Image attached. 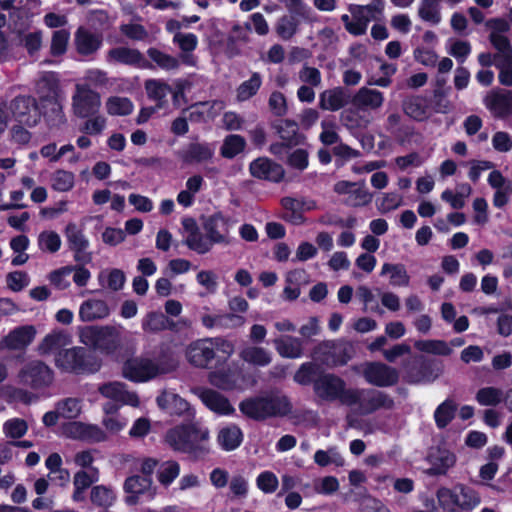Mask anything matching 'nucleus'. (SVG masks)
<instances>
[{"label": "nucleus", "mask_w": 512, "mask_h": 512, "mask_svg": "<svg viewBox=\"0 0 512 512\" xmlns=\"http://www.w3.org/2000/svg\"><path fill=\"white\" fill-rule=\"evenodd\" d=\"M299 21L294 15H283L276 23V33L283 40H290L298 31Z\"/></svg>", "instance_id": "5fc2aeb1"}, {"label": "nucleus", "mask_w": 512, "mask_h": 512, "mask_svg": "<svg viewBox=\"0 0 512 512\" xmlns=\"http://www.w3.org/2000/svg\"><path fill=\"white\" fill-rule=\"evenodd\" d=\"M103 44V37L80 27L75 33L76 50L80 55L88 56L95 53Z\"/></svg>", "instance_id": "393cba45"}, {"label": "nucleus", "mask_w": 512, "mask_h": 512, "mask_svg": "<svg viewBox=\"0 0 512 512\" xmlns=\"http://www.w3.org/2000/svg\"><path fill=\"white\" fill-rule=\"evenodd\" d=\"M23 385L33 390H40L49 387L54 380L53 370L40 360H33L25 364L18 374Z\"/></svg>", "instance_id": "9d476101"}, {"label": "nucleus", "mask_w": 512, "mask_h": 512, "mask_svg": "<svg viewBox=\"0 0 512 512\" xmlns=\"http://www.w3.org/2000/svg\"><path fill=\"white\" fill-rule=\"evenodd\" d=\"M217 441L224 451H233L243 442L242 430L237 425L224 427L219 431Z\"/></svg>", "instance_id": "72a5a7b5"}, {"label": "nucleus", "mask_w": 512, "mask_h": 512, "mask_svg": "<svg viewBox=\"0 0 512 512\" xmlns=\"http://www.w3.org/2000/svg\"><path fill=\"white\" fill-rule=\"evenodd\" d=\"M362 374L366 382L375 387H392L399 382L398 370L378 361L366 362Z\"/></svg>", "instance_id": "f8f14e48"}, {"label": "nucleus", "mask_w": 512, "mask_h": 512, "mask_svg": "<svg viewBox=\"0 0 512 512\" xmlns=\"http://www.w3.org/2000/svg\"><path fill=\"white\" fill-rule=\"evenodd\" d=\"M487 108L497 118H506L512 114V91H493L485 99Z\"/></svg>", "instance_id": "4be33fe9"}, {"label": "nucleus", "mask_w": 512, "mask_h": 512, "mask_svg": "<svg viewBox=\"0 0 512 512\" xmlns=\"http://www.w3.org/2000/svg\"><path fill=\"white\" fill-rule=\"evenodd\" d=\"M315 353H322L323 361L334 366L346 365L351 359L350 348L347 344L322 342L315 348Z\"/></svg>", "instance_id": "412c9836"}, {"label": "nucleus", "mask_w": 512, "mask_h": 512, "mask_svg": "<svg viewBox=\"0 0 512 512\" xmlns=\"http://www.w3.org/2000/svg\"><path fill=\"white\" fill-rule=\"evenodd\" d=\"M42 107V116L45 118L48 126L57 127L66 122L65 114L58 97L53 95H43L40 98Z\"/></svg>", "instance_id": "a878e982"}, {"label": "nucleus", "mask_w": 512, "mask_h": 512, "mask_svg": "<svg viewBox=\"0 0 512 512\" xmlns=\"http://www.w3.org/2000/svg\"><path fill=\"white\" fill-rule=\"evenodd\" d=\"M348 9L352 16V23L347 25V31L353 36L364 35L370 19L360 10L358 4H351Z\"/></svg>", "instance_id": "a19ab883"}, {"label": "nucleus", "mask_w": 512, "mask_h": 512, "mask_svg": "<svg viewBox=\"0 0 512 512\" xmlns=\"http://www.w3.org/2000/svg\"><path fill=\"white\" fill-rule=\"evenodd\" d=\"M489 41L492 46L500 53L503 62L512 64V45L509 39L502 34L491 32L489 35Z\"/></svg>", "instance_id": "4d7b16f0"}, {"label": "nucleus", "mask_w": 512, "mask_h": 512, "mask_svg": "<svg viewBox=\"0 0 512 512\" xmlns=\"http://www.w3.org/2000/svg\"><path fill=\"white\" fill-rule=\"evenodd\" d=\"M402 109L405 115L417 122H424L430 116L428 99L422 95L407 96L402 101Z\"/></svg>", "instance_id": "5701e85b"}, {"label": "nucleus", "mask_w": 512, "mask_h": 512, "mask_svg": "<svg viewBox=\"0 0 512 512\" xmlns=\"http://www.w3.org/2000/svg\"><path fill=\"white\" fill-rule=\"evenodd\" d=\"M100 94L88 87H78L73 96V111L79 118L95 116L100 109Z\"/></svg>", "instance_id": "4468645a"}, {"label": "nucleus", "mask_w": 512, "mask_h": 512, "mask_svg": "<svg viewBox=\"0 0 512 512\" xmlns=\"http://www.w3.org/2000/svg\"><path fill=\"white\" fill-rule=\"evenodd\" d=\"M414 346L419 351L433 355L449 356L452 353L451 347L444 340H418Z\"/></svg>", "instance_id": "09e8293b"}, {"label": "nucleus", "mask_w": 512, "mask_h": 512, "mask_svg": "<svg viewBox=\"0 0 512 512\" xmlns=\"http://www.w3.org/2000/svg\"><path fill=\"white\" fill-rule=\"evenodd\" d=\"M36 328L33 325H22L12 329L0 341V350H25L34 340Z\"/></svg>", "instance_id": "f3484780"}, {"label": "nucleus", "mask_w": 512, "mask_h": 512, "mask_svg": "<svg viewBox=\"0 0 512 512\" xmlns=\"http://www.w3.org/2000/svg\"><path fill=\"white\" fill-rule=\"evenodd\" d=\"M90 500L98 507L108 508L113 505L116 495L111 488L97 485L91 489Z\"/></svg>", "instance_id": "603ef678"}, {"label": "nucleus", "mask_w": 512, "mask_h": 512, "mask_svg": "<svg viewBox=\"0 0 512 512\" xmlns=\"http://www.w3.org/2000/svg\"><path fill=\"white\" fill-rule=\"evenodd\" d=\"M240 412L255 421H264L271 417H285L292 411V404L287 396L250 397L239 403Z\"/></svg>", "instance_id": "f03ea898"}, {"label": "nucleus", "mask_w": 512, "mask_h": 512, "mask_svg": "<svg viewBox=\"0 0 512 512\" xmlns=\"http://www.w3.org/2000/svg\"><path fill=\"white\" fill-rule=\"evenodd\" d=\"M100 392L106 398H109V399H112L115 401L127 402L126 397H133L135 399V402L136 403L138 402L137 395L134 393L131 394V393L125 391L123 389V385L118 382L104 384L100 388Z\"/></svg>", "instance_id": "bf43d9fd"}, {"label": "nucleus", "mask_w": 512, "mask_h": 512, "mask_svg": "<svg viewBox=\"0 0 512 512\" xmlns=\"http://www.w3.org/2000/svg\"><path fill=\"white\" fill-rule=\"evenodd\" d=\"M202 325L207 329L219 327H236L244 323V317L235 313H226L222 315L204 314L201 317Z\"/></svg>", "instance_id": "f704fd0d"}, {"label": "nucleus", "mask_w": 512, "mask_h": 512, "mask_svg": "<svg viewBox=\"0 0 512 512\" xmlns=\"http://www.w3.org/2000/svg\"><path fill=\"white\" fill-rule=\"evenodd\" d=\"M152 479H148L141 475H132L126 478L124 482V491L129 495L126 497V503L135 505L138 503V496L150 489Z\"/></svg>", "instance_id": "7c9ffc66"}, {"label": "nucleus", "mask_w": 512, "mask_h": 512, "mask_svg": "<svg viewBox=\"0 0 512 512\" xmlns=\"http://www.w3.org/2000/svg\"><path fill=\"white\" fill-rule=\"evenodd\" d=\"M106 60L140 69H151L153 67L138 49L129 47L111 48L107 52Z\"/></svg>", "instance_id": "a211bd4d"}, {"label": "nucleus", "mask_w": 512, "mask_h": 512, "mask_svg": "<svg viewBox=\"0 0 512 512\" xmlns=\"http://www.w3.org/2000/svg\"><path fill=\"white\" fill-rule=\"evenodd\" d=\"M274 347L283 358L297 359L303 355V342L293 336H281L273 340Z\"/></svg>", "instance_id": "bb28decb"}, {"label": "nucleus", "mask_w": 512, "mask_h": 512, "mask_svg": "<svg viewBox=\"0 0 512 512\" xmlns=\"http://www.w3.org/2000/svg\"><path fill=\"white\" fill-rule=\"evenodd\" d=\"M198 396L205 407L218 415L231 416L235 413V408L229 399L216 390L202 388Z\"/></svg>", "instance_id": "aec40b11"}, {"label": "nucleus", "mask_w": 512, "mask_h": 512, "mask_svg": "<svg viewBox=\"0 0 512 512\" xmlns=\"http://www.w3.org/2000/svg\"><path fill=\"white\" fill-rule=\"evenodd\" d=\"M322 132L319 140L325 146L336 144L340 141V136L336 132L337 124L334 119H324L321 122Z\"/></svg>", "instance_id": "052dcab7"}, {"label": "nucleus", "mask_w": 512, "mask_h": 512, "mask_svg": "<svg viewBox=\"0 0 512 512\" xmlns=\"http://www.w3.org/2000/svg\"><path fill=\"white\" fill-rule=\"evenodd\" d=\"M145 89L150 99L158 102V107H162V101L166 98L167 93L171 91V87L159 80L150 79L145 82Z\"/></svg>", "instance_id": "13d9d810"}, {"label": "nucleus", "mask_w": 512, "mask_h": 512, "mask_svg": "<svg viewBox=\"0 0 512 512\" xmlns=\"http://www.w3.org/2000/svg\"><path fill=\"white\" fill-rule=\"evenodd\" d=\"M186 355L191 365L198 368H211L216 356L211 338L192 342L187 349Z\"/></svg>", "instance_id": "dca6fc26"}, {"label": "nucleus", "mask_w": 512, "mask_h": 512, "mask_svg": "<svg viewBox=\"0 0 512 512\" xmlns=\"http://www.w3.org/2000/svg\"><path fill=\"white\" fill-rule=\"evenodd\" d=\"M70 338L68 334L63 331H52L47 334L43 340L39 343L37 351L40 355H50L52 353H58L60 350L65 349L68 345Z\"/></svg>", "instance_id": "c756f323"}, {"label": "nucleus", "mask_w": 512, "mask_h": 512, "mask_svg": "<svg viewBox=\"0 0 512 512\" xmlns=\"http://www.w3.org/2000/svg\"><path fill=\"white\" fill-rule=\"evenodd\" d=\"M73 428L75 436L81 440L98 443L106 439L105 432L97 425L75 422Z\"/></svg>", "instance_id": "37998d69"}, {"label": "nucleus", "mask_w": 512, "mask_h": 512, "mask_svg": "<svg viewBox=\"0 0 512 512\" xmlns=\"http://www.w3.org/2000/svg\"><path fill=\"white\" fill-rule=\"evenodd\" d=\"M215 149L208 142H190L185 148L178 151L177 156L184 164H198L210 161Z\"/></svg>", "instance_id": "6ab92c4d"}, {"label": "nucleus", "mask_w": 512, "mask_h": 512, "mask_svg": "<svg viewBox=\"0 0 512 512\" xmlns=\"http://www.w3.org/2000/svg\"><path fill=\"white\" fill-rule=\"evenodd\" d=\"M438 502L440 507L448 512H459L460 509V499L458 495V491H456V485L450 489L446 487H441L437 490L436 493Z\"/></svg>", "instance_id": "c03bdc74"}, {"label": "nucleus", "mask_w": 512, "mask_h": 512, "mask_svg": "<svg viewBox=\"0 0 512 512\" xmlns=\"http://www.w3.org/2000/svg\"><path fill=\"white\" fill-rule=\"evenodd\" d=\"M202 229L205 232L202 255L209 253L214 245L230 244L231 218L224 215L222 211H216L211 215L200 217Z\"/></svg>", "instance_id": "423d86ee"}, {"label": "nucleus", "mask_w": 512, "mask_h": 512, "mask_svg": "<svg viewBox=\"0 0 512 512\" xmlns=\"http://www.w3.org/2000/svg\"><path fill=\"white\" fill-rule=\"evenodd\" d=\"M457 412V404L451 399L447 398L440 403L434 411V421L438 429L446 428L455 418Z\"/></svg>", "instance_id": "c9c22d12"}, {"label": "nucleus", "mask_w": 512, "mask_h": 512, "mask_svg": "<svg viewBox=\"0 0 512 512\" xmlns=\"http://www.w3.org/2000/svg\"><path fill=\"white\" fill-rule=\"evenodd\" d=\"M65 236L69 250L74 253L75 262L80 264L91 263L92 252L88 251L90 243L83 230L71 222L65 227Z\"/></svg>", "instance_id": "ddd939ff"}, {"label": "nucleus", "mask_w": 512, "mask_h": 512, "mask_svg": "<svg viewBox=\"0 0 512 512\" xmlns=\"http://www.w3.org/2000/svg\"><path fill=\"white\" fill-rule=\"evenodd\" d=\"M314 393L324 401L338 400L346 406H354L357 401L355 389L346 388L345 381L332 373H324L315 379Z\"/></svg>", "instance_id": "20e7f679"}, {"label": "nucleus", "mask_w": 512, "mask_h": 512, "mask_svg": "<svg viewBox=\"0 0 512 512\" xmlns=\"http://www.w3.org/2000/svg\"><path fill=\"white\" fill-rule=\"evenodd\" d=\"M80 338L83 344L104 355H114L121 348V334L110 325L85 327Z\"/></svg>", "instance_id": "39448f33"}, {"label": "nucleus", "mask_w": 512, "mask_h": 512, "mask_svg": "<svg viewBox=\"0 0 512 512\" xmlns=\"http://www.w3.org/2000/svg\"><path fill=\"white\" fill-rule=\"evenodd\" d=\"M332 153L336 157L335 164L337 167H341L345 161L358 158L361 155L359 150L353 149L342 142L332 148Z\"/></svg>", "instance_id": "338daca9"}, {"label": "nucleus", "mask_w": 512, "mask_h": 512, "mask_svg": "<svg viewBox=\"0 0 512 512\" xmlns=\"http://www.w3.org/2000/svg\"><path fill=\"white\" fill-rule=\"evenodd\" d=\"M318 371L317 366L312 362H305L300 365L294 375V381L300 385L314 384V376Z\"/></svg>", "instance_id": "69168bd1"}, {"label": "nucleus", "mask_w": 512, "mask_h": 512, "mask_svg": "<svg viewBox=\"0 0 512 512\" xmlns=\"http://www.w3.org/2000/svg\"><path fill=\"white\" fill-rule=\"evenodd\" d=\"M110 309L104 300L88 299L84 301L79 309V317L82 321L91 322L106 318Z\"/></svg>", "instance_id": "c85d7f7f"}, {"label": "nucleus", "mask_w": 512, "mask_h": 512, "mask_svg": "<svg viewBox=\"0 0 512 512\" xmlns=\"http://www.w3.org/2000/svg\"><path fill=\"white\" fill-rule=\"evenodd\" d=\"M134 105L127 97L111 96L106 101L107 113L111 116H127L133 112Z\"/></svg>", "instance_id": "49530a36"}, {"label": "nucleus", "mask_w": 512, "mask_h": 512, "mask_svg": "<svg viewBox=\"0 0 512 512\" xmlns=\"http://www.w3.org/2000/svg\"><path fill=\"white\" fill-rule=\"evenodd\" d=\"M209 438V430L197 423L176 425L165 435L166 443L174 451L188 454L194 459H203L209 454Z\"/></svg>", "instance_id": "f257e3e1"}, {"label": "nucleus", "mask_w": 512, "mask_h": 512, "mask_svg": "<svg viewBox=\"0 0 512 512\" xmlns=\"http://www.w3.org/2000/svg\"><path fill=\"white\" fill-rule=\"evenodd\" d=\"M286 164L292 169L304 171L309 165L308 151L304 148L295 149L288 155Z\"/></svg>", "instance_id": "0e129e2a"}, {"label": "nucleus", "mask_w": 512, "mask_h": 512, "mask_svg": "<svg viewBox=\"0 0 512 512\" xmlns=\"http://www.w3.org/2000/svg\"><path fill=\"white\" fill-rule=\"evenodd\" d=\"M460 499V509L462 511H471L481 503V496L473 487L458 483L456 484Z\"/></svg>", "instance_id": "79ce46f5"}, {"label": "nucleus", "mask_w": 512, "mask_h": 512, "mask_svg": "<svg viewBox=\"0 0 512 512\" xmlns=\"http://www.w3.org/2000/svg\"><path fill=\"white\" fill-rule=\"evenodd\" d=\"M147 55L161 69L169 71L178 69L180 66V62L176 57L166 54L155 47H150L147 50Z\"/></svg>", "instance_id": "6e6d98bb"}, {"label": "nucleus", "mask_w": 512, "mask_h": 512, "mask_svg": "<svg viewBox=\"0 0 512 512\" xmlns=\"http://www.w3.org/2000/svg\"><path fill=\"white\" fill-rule=\"evenodd\" d=\"M55 366L62 372L89 375L98 372L102 362L93 351L85 347H72L56 353Z\"/></svg>", "instance_id": "7ed1b4c3"}, {"label": "nucleus", "mask_w": 512, "mask_h": 512, "mask_svg": "<svg viewBox=\"0 0 512 512\" xmlns=\"http://www.w3.org/2000/svg\"><path fill=\"white\" fill-rule=\"evenodd\" d=\"M41 250L56 253L61 247V238L55 231H43L38 238Z\"/></svg>", "instance_id": "e2e57ef3"}, {"label": "nucleus", "mask_w": 512, "mask_h": 512, "mask_svg": "<svg viewBox=\"0 0 512 512\" xmlns=\"http://www.w3.org/2000/svg\"><path fill=\"white\" fill-rule=\"evenodd\" d=\"M384 102L383 93L379 90L369 89L366 87L360 88L353 97H351V104L357 108H372L377 109L382 106Z\"/></svg>", "instance_id": "2f4dec72"}, {"label": "nucleus", "mask_w": 512, "mask_h": 512, "mask_svg": "<svg viewBox=\"0 0 512 512\" xmlns=\"http://www.w3.org/2000/svg\"><path fill=\"white\" fill-rule=\"evenodd\" d=\"M280 138L288 144V148L299 145L305 139L304 135L299 133L298 123L291 119L281 120L279 125H275Z\"/></svg>", "instance_id": "473e14b6"}, {"label": "nucleus", "mask_w": 512, "mask_h": 512, "mask_svg": "<svg viewBox=\"0 0 512 512\" xmlns=\"http://www.w3.org/2000/svg\"><path fill=\"white\" fill-rule=\"evenodd\" d=\"M256 484L262 492L271 494L277 490L279 481L273 472L263 471L257 476Z\"/></svg>", "instance_id": "774afa93"}, {"label": "nucleus", "mask_w": 512, "mask_h": 512, "mask_svg": "<svg viewBox=\"0 0 512 512\" xmlns=\"http://www.w3.org/2000/svg\"><path fill=\"white\" fill-rule=\"evenodd\" d=\"M262 85V77L260 73L253 72L251 77L242 82L237 88V99L239 101H247L257 94Z\"/></svg>", "instance_id": "de8ad7c7"}, {"label": "nucleus", "mask_w": 512, "mask_h": 512, "mask_svg": "<svg viewBox=\"0 0 512 512\" xmlns=\"http://www.w3.org/2000/svg\"><path fill=\"white\" fill-rule=\"evenodd\" d=\"M240 357L247 363L254 366L265 367L272 361L271 353L260 346H249L244 348Z\"/></svg>", "instance_id": "58836bf2"}, {"label": "nucleus", "mask_w": 512, "mask_h": 512, "mask_svg": "<svg viewBox=\"0 0 512 512\" xmlns=\"http://www.w3.org/2000/svg\"><path fill=\"white\" fill-rule=\"evenodd\" d=\"M180 465L177 461L169 460L161 463L157 471L159 483L168 487L179 476Z\"/></svg>", "instance_id": "864d4df0"}, {"label": "nucleus", "mask_w": 512, "mask_h": 512, "mask_svg": "<svg viewBox=\"0 0 512 512\" xmlns=\"http://www.w3.org/2000/svg\"><path fill=\"white\" fill-rule=\"evenodd\" d=\"M12 118L19 124L35 127L41 120L42 110L31 95H18L9 102Z\"/></svg>", "instance_id": "1a4fd4ad"}, {"label": "nucleus", "mask_w": 512, "mask_h": 512, "mask_svg": "<svg viewBox=\"0 0 512 512\" xmlns=\"http://www.w3.org/2000/svg\"><path fill=\"white\" fill-rule=\"evenodd\" d=\"M209 382L218 389L231 391L237 387L238 375L230 369L217 370L209 374Z\"/></svg>", "instance_id": "4c0bfd02"}, {"label": "nucleus", "mask_w": 512, "mask_h": 512, "mask_svg": "<svg viewBox=\"0 0 512 512\" xmlns=\"http://www.w3.org/2000/svg\"><path fill=\"white\" fill-rule=\"evenodd\" d=\"M390 273V284L392 286L406 287L410 283V276L403 264L384 263L381 274Z\"/></svg>", "instance_id": "a18cd8bd"}, {"label": "nucleus", "mask_w": 512, "mask_h": 512, "mask_svg": "<svg viewBox=\"0 0 512 512\" xmlns=\"http://www.w3.org/2000/svg\"><path fill=\"white\" fill-rule=\"evenodd\" d=\"M183 229L187 232L184 244L192 251L202 255V248H205L204 235L201 233L196 220L192 217H184L181 220Z\"/></svg>", "instance_id": "cd10ccee"}, {"label": "nucleus", "mask_w": 512, "mask_h": 512, "mask_svg": "<svg viewBox=\"0 0 512 512\" xmlns=\"http://www.w3.org/2000/svg\"><path fill=\"white\" fill-rule=\"evenodd\" d=\"M246 148V140L239 134L227 135L220 147V154L223 158L233 159L242 153Z\"/></svg>", "instance_id": "ea45409f"}, {"label": "nucleus", "mask_w": 512, "mask_h": 512, "mask_svg": "<svg viewBox=\"0 0 512 512\" xmlns=\"http://www.w3.org/2000/svg\"><path fill=\"white\" fill-rule=\"evenodd\" d=\"M441 0H421L418 10L419 17L426 22L437 25L441 21L440 4Z\"/></svg>", "instance_id": "3c124183"}, {"label": "nucleus", "mask_w": 512, "mask_h": 512, "mask_svg": "<svg viewBox=\"0 0 512 512\" xmlns=\"http://www.w3.org/2000/svg\"><path fill=\"white\" fill-rule=\"evenodd\" d=\"M354 389L357 397L354 405L359 406L362 415H371L380 409L391 410L394 408V399L384 391L372 388Z\"/></svg>", "instance_id": "9b49d317"}, {"label": "nucleus", "mask_w": 512, "mask_h": 512, "mask_svg": "<svg viewBox=\"0 0 512 512\" xmlns=\"http://www.w3.org/2000/svg\"><path fill=\"white\" fill-rule=\"evenodd\" d=\"M504 398L502 390L492 386L480 388L475 396L481 406H497L504 401Z\"/></svg>", "instance_id": "8fccbe9b"}, {"label": "nucleus", "mask_w": 512, "mask_h": 512, "mask_svg": "<svg viewBox=\"0 0 512 512\" xmlns=\"http://www.w3.org/2000/svg\"><path fill=\"white\" fill-rule=\"evenodd\" d=\"M404 379L409 384L434 382L443 372L441 362L420 356L404 365Z\"/></svg>", "instance_id": "6e6552de"}, {"label": "nucleus", "mask_w": 512, "mask_h": 512, "mask_svg": "<svg viewBox=\"0 0 512 512\" xmlns=\"http://www.w3.org/2000/svg\"><path fill=\"white\" fill-rule=\"evenodd\" d=\"M351 103V97L343 87L323 91L319 96V107L322 110L338 111Z\"/></svg>", "instance_id": "b1692460"}, {"label": "nucleus", "mask_w": 512, "mask_h": 512, "mask_svg": "<svg viewBox=\"0 0 512 512\" xmlns=\"http://www.w3.org/2000/svg\"><path fill=\"white\" fill-rule=\"evenodd\" d=\"M174 368L175 364L170 361L159 365L148 358H133L124 363L123 375L132 382L141 383L147 382L160 374L172 371Z\"/></svg>", "instance_id": "0eeeda50"}, {"label": "nucleus", "mask_w": 512, "mask_h": 512, "mask_svg": "<svg viewBox=\"0 0 512 512\" xmlns=\"http://www.w3.org/2000/svg\"><path fill=\"white\" fill-rule=\"evenodd\" d=\"M70 34L65 29L53 32L50 46V53L57 57L63 55L67 50Z\"/></svg>", "instance_id": "680f3d73"}, {"label": "nucleus", "mask_w": 512, "mask_h": 512, "mask_svg": "<svg viewBox=\"0 0 512 512\" xmlns=\"http://www.w3.org/2000/svg\"><path fill=\"white\" fill-rule=\"evenodd\" d=\"M174 322L162 312H149L142 322V328L146 332L158 333L166 329H173Z\"/></svg>", "instance_id": "e433bc0d"}, {"label": "nucleus", "mask_w": 512, "mask_h": 512, "mask_svg": "<svg viewBox=\"0 0 512 512\" xmlns=\"http://www.w3.org/2000/svg\"><path fill=\"white\" fill-rule=\"evenodd\" d=\"M249 172L256 179L273 183H280L285 176L282 165L268 157H258L250 162Z\"/></svg>", "instance_id": "2eb2a0df"}]
</instances>
